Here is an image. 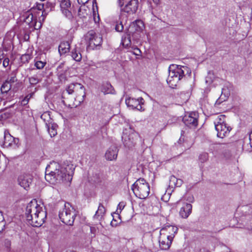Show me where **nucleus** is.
I'll list each match as a JSON object with an SVG mask.
<instances>
[{
  "label": "nucleus",
  "mask_w": 252,
  "mask_h": 252,
  "mask_svg": "<svg viewBox=\"0 0 252 252\" xmlns=\"http://www.w3.org/2000/svg\"><path fill=\"white\" fill-rule=\"evenodd\" d=\"M2 61H3V60H0V63H2Z\"/></svg>",
  "instance_id": "59"
},
{
  "label": "nucleus",
  "mask_w": 252,
  "mask_h": 252,
  "mask_svg": "<svg viewBox=\"0 0 252 252\" xmlns=\"http://www.w3.org/2000/svg\"><path fill=\"white\" fill-rule=\"evenodd\" d=\"M3 227H4V225H3L2 227H1V228H0V233L3 231Z\"/></svg>",
  "instance_id": "55"
},
{
  "label": "nucleus",
  "mask_w": 252,
  "mask_h": 252,
  "mask_svg": "<svg viewBox=\"0 0 252 252\" xmlns=\"http://www.w3.org/2000/svg\"><path fill=\"white\" fill-rule=\"evenodd\" d=\"M169 74L166 81L171 88H174L180 80L185 76L189 75L191 70L186 66L171 64L168 68Z\"/></svg>",
  "instance_id": "4"
},
{
  "label": "nucleus",
  "mask_w": 252,
  "mask_h": 252,
  "mask_svg": "<svg viewBox=\"0 0 252 252\" xmlns=\"http://www.w3.org/2000/svg\"><path fill=\"white\" fill-rule=\"evenodd\" d=\"M45 12V10H43L42 11V16H43L44 15V13Z\"/></svg>",
  "instance_id": "58"
},
{
  "label": "nucleus",
  "mask_w": 252,
  "mask_h": 252,
  "mask_svg": "<svg viewBox=\"0 0 252 252\" xmlns=\"http://www.w3.org/2000/svg\"><path fill=\"white\" fill-rule=\"evenodd\" d=\"M47 116H49V114H47V113H44V114H43V115H41V119H43V117H45Z\"/></svg>",
  "instance_id": "51"
},
{
  "label": "nucleus",
  "mask_w": 252,
  "mask_h": 252,
  "mask_svg": "<svg viewBox=\"0 0 252 252\" xmlns=\"http://www.w3.org/2000/svg\"><path fill=\"white\" fill-rule=\"evenodd\" d=\"M25 215L30 224L33 227H39L45 221L46 212L42 206L37 204L36 199H33L28 204Z\"/></svg>",
  "instance_id": "3"
},
{
  "label": "nucleus",
  "mask_w": 252,
  "mask_h": 252,
  "mask_svg": "<svg viewBox=\"0 0 252 252\" xmlns=\"http://www.w3.org/2000/svg\"><path fill=\"white\" fill-rule=\"evenodd\" d=\"M61 10L62 13L68 19L73 18L71 12V2L69 0H62L60 3Z\"/></svg>",
  "instance_id": "14"
},
{
  "label": "nucleus",
  "mask_w": 252,
  "mask_h": 252,
  "mask_svg": "<svg viewBox=\"0 0 252 252\" xmlns=\"http://www.w3.org/2000/svg\"><path fill=\"white\" fill-rule=\"evenodd\" d=\"M250 229L252 230V227Z\"/></svg>",
  "instance_id": "60"
},
{
  "label": "nucleus",
  "mask_w": 252,
  "mask_h": 252,
  "mask_svg": "<svg viewBox=\"0 0 252 252\" xmlns=\"http://www.w3.org/2000/svg\"><path fill=\"white\" fill-rule=\"evenodd\" d=\"M32 94H30L28 95H27L24 98V99H23L22 101V103L24 104V105H25L26 104H27L29 102V99H30V98L32 97Z\"/></svg>",
  "instance_id": "38"
},
{
  "label": "nucleus",
  "mask_w": 252,
  "mask_h": 252,
  "mask_svg": "<svg viewBox=\"0 0 252 252\" xmlns=\"http://www.w3.org/2000/svg\"><path fill=\"white\" fill-rule=\"evenodd\" d=\"M7 243L8 245H10V241L9 240H6Z\"/></svg>",
  "instance_id": "57"
},
{
  "label": "nucleus",
  "mask_w": 252,
  "mask_h": 252,
  "mask_svg": "<svg viewBox=\"0 0 252 252\" xmlns=\"http://www.w3.org/2000/svg\"><path fill=\"white\" fill-rule=\"evenodd\" d=\"M209 159V154L207 152H202L200 153L198 156L199 161L203 163Z\"/></svg>",
  "instance_id": "32"
},
{
  "label": "nucleus",
  "mask_w": 252,
  "mask_h": 252,
  "mask_svg": "<svg viewBox=\"0 0 252 252\" xmlns=\"http://www.w3.org/2000/svg\"><path fill=\"white\" fill-rule=\"evenodd\" d=\"M121 44L124 47L128 49V51H131L129 50L131 45V40L129 35H126L122 36Z\"/></svg>",
  "instance_id": "27"
},
{
  "label": "nucleus",
  "mask_w": 252,
  "mask_h": 252,
  "mask_svg": "<svg viewBox=\"0 0 252 252\" xmlns=\"http://www.w3.org/2000/svg\"><path fill=\"white\" fill-rule=\"evenodd\" d=\"M32 180V176L30 174L22 175L18 178L19 184L26 189L30 187Z\"/></svg>",
  "instance_id": "16"
},
{
  "label": "nucleus",
  "mask_w": 252,
  "mask_h": 252,
  "mask_svg": "<svg viewBox=\"0 0 252 252\" xmlns=\"http://www.w3.org/2000/svg\"><path fill=\"white\" fill-rule=\"evenodd\" d=\"M153 2L157 5L158 6L160 4L161 0H152Z\"/></svg>",
  "instance_id": "46"
},
{
  "label": "nucleus",
  "mask_w": 252,
  "mask_h": 252,
  "mask_svg": "<svg viewBox=\"0 0 252 252\" xmlns=\"http://www.w3.org/2000/svg\"><path fill=\"white\" fill-rule=\"evenodd\" d=\"M150 6L149 7V10L151 12L152 14H154L155 13V11L154 10V7L152 5V4L150 3Z\"/></svg>",
  "instance_id": "44"
},
{
  "label": "nucleus",
  "mask_w": 252,
  "mask_h": 252,
  "mask_svg": "<svg viewBox=\"0 0 252 252\" xmlns=\"http://www.w3.org/2000/svg\"><path fill=\"white\" fill-rule=\"evenodd\" d=\"M93 180L95 183H97V182H98L99 181L97 178L96 179H95Z\"/></svg>",
  "instance_id": "54"
},
{
  "label": "nucleus",
  "mask_w": 252,
  "mask_h": 252,
  "mask_svg": "<svg viewBox=\"0 0 252 252\" xmlns=\"http://www.w3.org/2000/svg\"><path fill=\"white\" fill-rule=\"evenodd\" d=\"M74 169L73 164L61 165L58 162L52 161L46 168L45 178L52 184L70 182Z\"/></svg>",
  "instance_id": "1"
},
{
  "label": "nucleus",
  "mask_w": 252,
  "mask_h": 252,
  "mask_svg": "<svg viewBox=\"0 0 252 252\" xmlns=\"http://www.w3.org/2000/svg\"><path fill=\"white\" fill-rule=\"evenodd\" d=\"M89 0H77L78 3L80 4H82V5H84L85 3H86L87 2H88V1Z\"/></svg>",
  "instance_id": "43"
},
{
  "label": "nucleus",
  "mask_w": 252,
  "mask_h": 252,
  "mask_svg": "<svg viewBox=\"0 0 252 252\" xmlns=\"http://www.w3.org/2000/svg\"><path fill=\"white\" fill-rule=\"evenodd\" d=\"M105 209L104 207L101 203H100L98 206V209L94 216V219L99 221L102 219L103 216L105 214Z\"/></svg>",
  "instance_id": "26"
},
{
  "label": "nucleus",
  "mask_w": 252,
  "mask_h": 252,
  "mask_svg": "<svg viewBox=\"0 0 252 252\" xmlns=\"http://www.w3.org/2000/svg\"><path fill=\"white\" fill-rule=\"evenodd\" d=\"M46 126L48 129V132L51 137H54L57 134V128L58 126L54 123H46Z\"/></svg>",
  "instance_id": "24"
},
{
  "label": "nucleus",
  "mask_w": 252,
  "mask_h": 252,
  "mask_svg": "<svg viewBox=\"0 0 252 252\" xmlns=\"http://www.w3.org/2000/svg\"><path fill=\"white\" fill-rule=\"evenodd\" d=\"M90 232L92 234V238L94 237L97 231V228L93 226H90Z\"/></svg>",
  "instance_id": "37"
},
{
  "label": "nucleus",
  "mask_w": 252,
  "mask_h": 252,
  "mask_svg": "<svg viewBox=\"0 0 252 252\" xmlns=\"http://www.w3.org/2000/svg\"><path fill=\"white\" fill-rule=\"evenodd\" d=\"M225 119V116L223 115L218 116L214 121L215 126L216 127V126H218V125H221L226 124Z\"/></svg>",
  "instance_id": "31"
},
{
  "label": "nucleus",
  "mask_w": 252,
  "mask_h": 252,
  "mask_svg": "<svg viewBox=\"0 0 252 252\" xmlns=\"http://www.w3.org/2000/svg\"><path fill=\"white\" fill-rule=\"evenodd\" d=\"M178 228L174 225L166 224L160 230V234L166 238L173 240L175 235L177 233Z\"/></svg>",
  "instance_id": "10"
},
{
  "label": "nucleus",
  "mask_w": 252,
  "mask_h": 252,
  "mask_svg": "<svg viewBox=\"0 0 252 252\" xmlns=\"http://www.w3.org/2000/svg\"><path fill=\"white\" fill-rule=\"evenodd\" d=\"M137 136V134L136 133L132 132L128 135L127 132L124 131L122 139L125 146L129 148L133 146Z\"/></svg>",
  "instance_id": "13"
},
{
  "label": "nucleus",
  "mask_w": 252,
  "mask_h": 252,
  "mask_svg": "<svg viewBox=\"0 0 252 252\" xmlns=\"http://www.w3.org/2000/svg\"><path fill=\"white\" fill-rule=\"evenodd\" d=\"M29 80L30 83L32 85H35L39 82V79L36 75L30 77Z\"/></svg>",
  "instance_id": "34"
},
{
  "label": "nucleus",
  "mask_w": 252,
  "mask_h": 252,
  "mask_svg": "<svg viewBox=\"0 0 252 252\" xmlns=\"http://www.w3.org/2000/svg\"><path fill=\"white\" fill-rule=\"evenodd\" d=\"M221 102V99L220 98H219L217 100L215 104L216 105L220 104Z\"/></svg>",
  "instance_id": "50"
},
{
  "label": "nucleus",
  "mask_w": 252,
  "mask_h": 252,
  "mask_svg": "<svg viewBox=\"0 0 252 252\" xmlns=\"http://www.w3.org/2000/svg\"><path fill=\"white\" fill-rule=\"evenodd\" d=\"M11 85L8 81L4 82L0 88L2 94L7 93L11 89Z\"/></svg>",
  "instance_id": "30"
},
{
  "label": "nucleus",
  "mask_w": 252,
  "mask_h": 252,
  "mask_svg": "<svg viewBox=\"0 0 252 252\" xmlns=\"http://www.w3.org/2000/svg\"><path fill=\"white\" fill-rule=\"evenodd\" d=\"M215 129L218 132V137L220 138L227 136L231 130V128L226 124L221 125H218V126H216Z\"/></svg>",
  "instance_id": "15"
},
{
  "label": "nucleus",
  "mask_w": 252,
  "mask_h": 252,
  "mask_svg": "<svg viewBox=\"0 0 252 252\" xmlns=\"http://www.w3.org/2000/svg\"><path fill=\"white\" fill-rule=\"evenodd\" d=\"M71 41H63L59 46L58 50L61 55H64L69 51Z\"/></svg>",
  "instance_id": "20"
},
{
  "label": "nucleus",
  "mask_w": 252,
  "mask_h": 252,
  "mask_svg": "<svg viewBox=\"0 0 252 252\" xmlns=\"http://www.w3.org/2000/svg\"><path fill=\"white\" fill-rule=\"evenodd\" d=\"M6 58V55L3 52V51L0 50V60H4V58Z\"/></svg>",
  "instance_id": "42"
},
{
  "label": "nucleus",
  "mask_w": 252,
  "mask_h": 252,
  "mask_svg": "<svg viewBox=\"0 0 252 252\" xmlns=\"http://www.w3.org/2000/svg\"><path fill=\"white\" fill-rule=\"evenodd\" d=\"M16 144V139L9 133H4L3 145L5 147H12Z\"/></svg>",
  "instance_id": "21"
},
{
  "label": "nucleus",
  "mask_w": 252,
  "mask_h": 252,
  "mask_svg": "<svg viewBox=\"0 0 252 252\" xmlns=\"http://www.w3.org/2000/svg\"><path fill=\"white\" fill-rule=\"evenodd\" d=\"M101 91L104 94H115V90L113 86L108 82L103 84L101 88Z\"/></svg>",
  "instance_id": "23"
},
{
  "label": "nucleus",
  "mask_w": 252,
  "mask_h": 252,
  "mask_svg": "<svg viewBox=\"0 0 252 252\" xmlns=\"http://www.w3.org/2000/svg\"><path fill=\"white\" fill-rule=\"evenodd\" d=\"M64 63H60L58 66L57 69L59 71V72L62 71V69L64 66Z\"/></svg>",
  "instance_id": "41"
},
{
  "label": "nucleus",
  "mask_w": 252,
  "mask_h": 252,
  "mask_svg": "<svg viewBox=\"0 0 252 252\" xmlns=\"http://www.w3.org/2000/svg\"><path fill=\"white\" fill-rule=\"evenodd\" d=\"M198 114L196 112L187 113L183 118V122L190 128H195L198 125Z\"/></svg>",
  "instance_id": "9"
},
{
  "label": "nucleus",
  "mask_w": 252,
  "mask_h": 252,
  "mask_svg": "<svg viewBox=\"0 0 252 252\" xmlns=\"http://www.w3.org/2000/svg\"><path fill=\"white\" fill-rule=\"evenodd\" d=\"M173 241L172 239L159 235L158 242L161 250H167L169 249Z\"/></svg>",
  "instance_id": "17"
},
{
  "label": "nucleus",
  "mask_w": 252,
  "mask_h": 252,
  "mask_svg": "<svg viewBox=\"0 0 252 252\" xmlns=\"http://www.w3.org/2000/svg\"><path fill=\"white\" fill-rule=\"evenodd\" d=\"M85 96V89L83 85L78 83H71L62 94V101L68 107H76L83 102Z\"/></svg>",
  "instance_id": "2"
},
{
  "label": "nucleus",
  "mask_w": 252,
  "mask_h": 252,
  "mask_svg": "<svg viewBox=\"0 0 252 252\" xmlns=\"http://www.w3.org/2000/svg\"><path fill=\"white\" fill-rule=\"evenodd\" d=\"M76 215V210L69 203H65L59 212L60 220L64 224L70 226L73 224Z\"/></svg>",
  "instance_id": "5"
},
{
  "label": "nucleus",
  "mask_w": 252,
  "mask_h": 252,
  "mask_svg": "<svg viewBox=\"0 0 252 252\" xmlns=\"http://www.w3.org/2000/svg\"><path fill=\"white\" fill-rule=\"evenodd\" d=\"M54 3H53L52 2H47V5H49V6L51 8L53 7L54 6Z\"/></svg>",
  "instance_id": "49"
},
{
  "label": "nucleus",
  "mask_w": 252,
  "mask_h": 252,
  "mask_svg": "<svg viewBox=\"0 0 252 252\" xmlns=\"http://www.w3.org/2000/svg\"><path fill=\"white\" fill-rule=\"evenodd\" d=\"M85 39L89 48L91 49H94L96 47L100 46L102 43V36L93 30L89 31L85 35Z\"/></svg>",
  "instance_id": "7"
},
{
  "label": "nucleus",
  "mask_w": 252,
  "mask_h": 252,
  "mask_svg": "<svg viewBox=\"0 0 252 252\" xmlns=\"http://www.w3.org/2000/svg\"><path fill=\"white\" fill-rule=\"evenodd\" d=\"M183 183L182 179H177L175 176H171L169 179V186L171 188L180 187Z\"/></svg>",
  "instance_id": "22"
},
{
  "label": "nucleus",
  "mask_w": 252,
  "mask_h": 252,
  "mask_svg": "<svg viewBox=\"0 0 252 252\" xmlns=\"http://www.w3.org/2000/svg\"><path fill=\"white\" fill-rule=\"evenodd\" d=\"M118 3L120 7H122L124 4V0H118Z\"/></svg>",
  "instance_id": "47"
},
{
  "label": "nucleus",
  "mask_w": 252,
  "mask_h": 252,
  "mask_svg": "<svg viewBox=\"0 0 252 252\" xmlns=\"http://www.w3.org/2000/svg\"><path fill=\"white\" fill-rule=\"evenodd\" d=\"M97 19H98V20L97 21L96 18H95V17L94 18V21H95V23H96V22H98V21H99V17H98H98H97Z\"/></svg>",
  "instance_id": "53"
},
{
  "label": "nucleus",
  "mask_w": 252,
  "mask_h": 252,
  "mask_svg": "<svg viewBox=\"0 0 252 252\" xmlns=\"http://www.w3.org/2000/svg\"><path fill=\"white\" fill-rule=\"evenodd\" d=\"M189 202H192L193 201V197L191 196L189 197V199H188Z\"/></svg>",
  "instance_id": "52"
},
{
  "label": "nucleus",
  "mask_w": 252,
  "mask_h": 252,
  "mask_svg": "<svg viewBox=\"0 0 252 252\" xmlns=\"http://www.w3.org/2000/svg\"><path fill=\"white\" fill-rule=\"evenodd\" d=\"M121 7V11L125 12L128 14L135 13L138 7V0H130L125 6L123 5Z\"/></svg>",
  "instance_id": "12"
},
{
  "label": "nucleus",
  "mask_w": 252,
  "mask_h": 252,
  "mask_svg": "<svg viewBox=\"0 0 252 252\" xmlns=\"http://www.w3.org/2000/svg\"><path fill=\"white\" fill-rule=\"evenodd\" d=\"M124 29V26L122 24V21H121L119 23H118L115 27V30L119 32H122Z\"/></svg>",
  "instance_id": "36"
},
{
  "label": "nucleus",
  "mask_w": 252,
  "mask_h": 252,
  "mask_svg": "<svg viewBox=\"0 0 252 252\" xmlns=\"http://www.w3.org/2000/svg\"><path fill=\"white\" fill-rule=\"evenodd\" d=\"M131 189L135 195L140 199L146 198L150 193V186L143 178H139L132 185Z\"/></svg>",
  "instance_id": "6"
},
{
  "label": "nucleus",
  "mask_w": 252,
  "mask_h": 252,
  "mask_svg": "<svg viewBox=\"0 0 252 252\" xmlns=\"http://www.w3.org/2000/svg\"><path fill=\"white\" fill-rule=\"evenodd\" d=\"M14 80H15V77H13V78H12L10 79V81H12V82H14Z\"/></svg>",
  "instance_id": "56"
},
{
  "label": "nucleus",
  "mask_w": 252,
  "mask_h": 252,
  "mask_svg": "<svg viewBox=\"0 0 252 252\" xmlns=\"http://www.w3.org/2000/svg\"><path fill=\"white\" fill-rule=\"evenodd\" d=\"M134 25L137 26L138 27L136 28L137 31L142 30L144 27V24L142 21L137 20L135 21V23L133 24Z\"/></svg>",
  "instance_id": "35"
},
{
  "label": "nucleus",
  "mask_w": 252,
  "mask_h": 252,
  "mask_svg": "<svg viewBox=\"0 0 252 252\" xmlns=\"http://www.w3.org/2000/svg\"><path fill=\"white\" fill-rule=\"evenodd\" d=\"M25 22L29 25L30 27L34 26V29H37L36 28V25L35 19L32 13H30L28 14L25 20Z\"/></svg>",
  "instance_id": "28"
},
{
  "label": "nucleus",
  "mask_w": 252,
  "mask_h": 252,
  "mask_svg": "<svg viewBox=\"0 0 252 252\" xmlns=\"http://www.w3.org/2000/svg\"><path fill=\"white\" fill-rule=\"evenodd\" d=\"M250 144L252 148V130L249 134Z\"/></svg>",
  "instance_id": "45"
},
{
  "label": "nucleus",
  "mask_w": 252,
  "mask_h": 252,
  "mask_svg": "<svg viewBox=\"0 0 252 252\" xmlns=\"http://www.w3.org/2000/svg\"><path fill=\"white\" fill-rule=\"evenodd\" d=\"M192 205L190 203H184L179 211L180 216L184 219H187L191 214Z\"/></svg>",
  "instance_id": "19"
},
{
  "label": "nucleus",
  "mask_w": 252,
  "mask_h": 252,
  "mask_svg": "<svg viewBox=\"0 0 252 252\" xmlns=\"http://www.w3.org/2000/svg\"><path fill=\"white\" fill-rule=\"evenodd\" d=\"M118 149L116 146H111L106 152L105 157L107 160H113L117 159Z\"/></svg>",
  "instance_id": "18"
},
{
  "label": "nucleus",
  "mask_w": 252,
  "mask_h": 252,
  "mask_svg": "<svg viewBox=\"0 0 252 252\" xmlns=\"http://www.w3.org/2000/svg\"><path fill=\"white\" fill-rule=\"evenodd\" d=\"M144 99L141 97L137 99L129 97L126 99V103L128 107L138 110H142V105L144 104Z\"/></svg>",
  "instance_id": "11"
},
{
  "label": "nucleus",
  "mask_w": 252,
  "mask_h": 252,
  "mask_svg": "<svg viewBox=\"0 0 252 252\" xmlns=\"http://www.w3.org/2000/svg\"><path fill=\"white\" fill-rule=\"evenodd\" d=\"M71 56L72 59L76 62H80L82 59L81 53L76 48L72 49L71 52Z\"/></svg>",
  "instance_id": "29"
},
{
  "label": "nucleus",
  "mask_w": 252,
  "mask_h": 252,
  "mask_svg": "<svg viewBox=\"0 0 252 252\" xmlns=\"http://www.w3.org/2000/svg\"><path fill=\"white\" fill-rule=\"evenodd\" d=\"M44 4L43 3H36V8L38 10H42L44 9Z\"/></svg>",
  "instance_id": "40"
},
{
  "label": "nucleus",
  "mask_w": 252,
  "mask_h": 252,
  "mask_svg": "<svg viewBox=\"0 0 252 252\" xmlns=\"http://www.w3.org/2000/svg\"><path fill=\"white\" fill-rule=\"evenodd\" d=\"M47 63L46 60L41 57H36L34 59V66L37 69H42Z\"/></svg>",
  "instance_id": "25"
},
{
  "label": "nucleus",
  "mask_w": 252,
  "mask_h": 252,
  "mask_svg": "<svg viewBox=\"0 0 252 252\" xmlns=\"http://www.w3.org/2000/svg\"><path fill=\"white\" fill-rule=\"evenodd\" d=\"M134 50L136 51V52L134 53V54L137 55H138L139 54V53H140L141 52L140 50L137 48H134Z\"/></svg>",
  "instance_id": "48"
},
{
  "label": "nucleus",
  "mask_w": 252,
  "mask_h": 252,
  "mask_svg": "<svg viewBox=\"0 0 252 252\" xmlns=\"http://www.w3.org/2000/svg\"><path fill=\"white\" fill-rule=\"evenodd\" d=\"M126 205V202L125 201L120 202L118 205L116 213L119 215Z\"/></svg>",
  "instance_id": "33"
},
{
  "label": "nucleus",
  "mask_w": 252,
  "mask_h": 252,
  "mask_svg": "<svg viewBox=\"0 0 252 252\" xmlns=\"http://www.w3.org/2000/svg\"><path fill=\"white\" fill-rule=\"evenodd\" d=\"M236 215H239L236 217L239 218V221L241 223L246 224L250 221L251 224H252V208L251 206L246 205L239 207Z\"/></svg>",
  "instance_id": "8"
},
{
  "label": "nucleus",
  "mask_w": 252,
  "mask_h": 252,
  "mask_svg": "<svg viewBox=\"0 0 252 252\" xmlns=\"http://www.w3.org/2000/svg\"><path fill=\"white\" fill-rule=\"evenodd\" d=\"M9 63V60L8 58L6 57L2 61V65L4 67H6L8 66Z\"/></svg>",
  "instance_id": "39"
}]
</instances>
